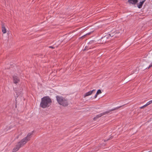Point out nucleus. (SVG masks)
Returning <instances> with one entry per match:
<instances>
[{
	"mask_svg": "<svg viewBox=\"0 0 152 152\" xmlns=\"http://www.w3.org/2000/svg\"><path fill=\"white\" fill-rule=\"evenodd\" d=\"M32 134V132L28 133L26 137L22 139L15 145V147L13 149V152H16L18 151L20 148L25 145L28 141L30 140Z\"/></svg>",
	"mask_w": 152,
	"mask_h": 152,
	"instance_id": "nucleus-1",
	"label": "nucleus"
},
{
	"mask_svg": "<svg viewBox=\"0 0 152 152\" xmlns=\"http://www.w3.org/2000/svg\"><path fill=\"white\" fill-rule=\"evenodd\" d=\"M51 102V100L49 97H44L41 99L40 107L43 108H45L49 107Z\"/></svg>",
	"mask_w": 152,
	"mask_h": 152,
	"instance_id": "nucleus-2",
	"label": "nucleus"
},
{
	"mask_svg": "<svg viewBox=\"0 0 152 152\" xmlns=\"http://www.w3.org/2000/svg\"><path fill=\"white\" fill-rule=\"evenodd\" d=\"M58 104L63 106H66L68 104V103L67 99L63 97L57 96H56Z\"/></svg>",
	"mask_w": 152,
	"mask_h": 152,
	"instance_id": "nucleus-3",
	"label": "nucleus"
},
{
	"mask_svg": "<svg viewBox=\"0 0 152 152\" xmlns=\"http://www.w3.org/2000/svg\"><path fill=\"white\" fill-rule=\"evenodd\" d=\"M95 90H93L86 93L84 95V97H85L86 96L91 95L92 94L95 92Z\"/></svg>",
	"mask_w": 152,
	"mask_h": 152,
	"instance_id": "nucleus-4",
	"label": "nucleus"
},
{
	"mask_svg": "<svg viewBox=\"0 0 152 152\" xmlns=\"http://www.w3.org/2000/svg\"><path fill=\"white\" fill-rule=\"evenodd\" d=\"M13 81L16 84L18 83L19 81V79L18 77L16 76L13 77Z\"/></svg>",
	"mask_w": 152,
	"mask_h": 152,
	"instance_id": "nucleus-5",
	"label": "nucleus"
},
{
	"mask_svg": "<svg viewBox=\"0 0 152 152\" xmlns=\"http://www.w3.org/2000/svg\"><path fill=\"white\" fill-rule=\"evenodd\" d=\"M109 111H107V112H104L102 113H100V114H99L98 115H97V116L96 117V118H98L99 117H100L101 116L109 113Z\"/></svg>",
	"mask_w": 152,
	"mask_h": 152,
	"instance_id": "nucleus-6",
	"label": "nucleus"
},
{
	"mask_svg": "<svg viewBox=\"0 0 152 152\" xmlns=\"http://www.w3.org/2000/svg\"><path fill=\"white\" fill-rule=\"evenodd\" d=\"M2 31L3 34H5L6 33V30L4 25H2Z\"/></svg>",
	"mask_w": 152,
	"mask_h": 152,
	"instance_id": "nucleus-7",
	"label": "nucleus"
},
{
	"mask_svg": "<svg viewBox=\"0 0 152 152\" xmlns=\"http://www.w3.org/2000/svg\"><path fill=\"white\" fill-rule=\"evenodd\" d=\"M128 1L130 3L135 4L137 1V0H128Z\"/></svg>",
	"mask_w": 152,
	"mask_h": 152,
	"instance_id": "nucleus-8",
	"label": "nucleus"
},
{
	"mask_svg": "<svg viewBox=\"0 0 152 152\" xmlns=\"http://www.w3.org/2000/svg\"><path fill=\"white\" fill-rule=\"evenodd\" d=\"M145 1V0H143L142 1L140 2L139 3V4L138 5V7L139 8H140L142 7V5Z\"/></svg>",
	"mask_w": 152,
	"mask_h": 152,
	"instance_id": "nucleus-9",
	"label": "nucleus"
},
{
	"mask_svg": "<svg viewBox=\"0 0 152 152\" xmlns=\"http://www.w3.org/2000/svg\"><path fill=\"white\" fill-rule=\"evenodd\" d=\"M101 93H102V92H101V90L100 89L98 90L97 91L95 96H94V98H96V97L97 95H98L99 94H100Z\"/></svg>",
	"mask_w": 152,
	"mask_h": 152,
	"instance_id": "nucleus-10",
	"label": "nucleus"
},
{
	"mask_svg": "<svg viewBox=\"0 0 152 152\" xmlns=\"http://www.w3.org/2000/svg\"><path fill=\"white\" fill-rule=\"evenodd\" d=\"M152 103V100H151L150 101H149V102H148L146 104V106L149 105L150 104H151V103Z\"/></svg>",
	"mask_w": 152,
	"mask_h": 152,
	"instance_id": "nucleus-11",
	"label": "nucleus"
},
{
	"mask_svg": "<svg viewBox=\"0 0 152 152\" xmlns=\"http://www.w3.org/2000/svg\"><path fill=\"white\" fill-rule=\"evenodd\" d=\"M146 105L145 104L144 105H143V106H142V107H141L140 108V109H143V108L144 107H146Z\"/></svg>",
	"mask_w": 152,
	"mask_h": 152,
	"instance_id": "nucleus-12",
	"label": "nucleus"
},
{
	"mask_svg": "<svg viewBox=\"0 0 152 152\" xmlns=\"http://www.w3.org/2000/svg\"><path fill=\"white\" fill-rule=\"evenodd\" d=\"M151 66H152V63L149 65V66L148 67V68H149Z\"/></svg>",
	"mask_w": 152,
	"mask_h": 152,
	"instance_id": "nucleus-13",
	"label": "nucleus"
},
{
	"mask_svg": "<svg viewBox=\"0 0 152 152\" xmlns=\"http://www.w3.org/2000/svg\"><path fill=\"white\" fill-rule=\"evenodd\" d=\"M49 47H50V48H53H53H54L52 46H50Z\"/></svg>",
	"mask_w": 152,
	"mask_h": 152,
	"instance_id": "nucleus-14",
	"label": "nucleus"
},
{
	"mask_svg": "<svg viewBox=\"0 0 152 152\" xmlns=\"http://www.w3.org/2000/svg\"><path fill=\"white\" fill-rule=\"evenodd\" d=\"M148 152H152V150L150 151H148Z\"/></svg>",
	"mask_w": 152,
	"mask_h": 152,
	"instance_id": "nucleus-15",
	"label": "nucleus"
},
{
	"mask_svg": "<svg viewBox=\"0 0 152 152\" xmlns=\"http://www.w3.org/2000/svg\"><path fill=\"white\" fill-rule=\"evenodd\" d=\"M111 110V111L113 110Z\"/></svg>",
	"mask_w": 152,
	"mask_h": 152,
	"instance_id": "nucleus-16",
	"label": "nucleus"
}]
</instances>
